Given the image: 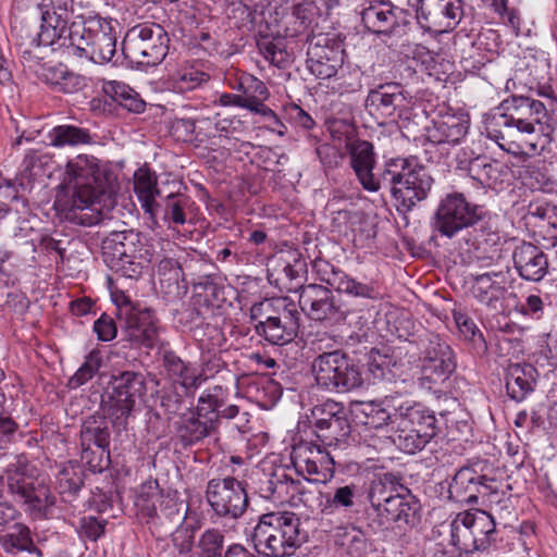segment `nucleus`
<instances>
[{
	"mask_svg": "<svg viewBox=\"0 0 557 557\" xmlns=\"http://www.w3.org/2000/svg\"><path fill=\"white\" fill-rule=\"evenodd\" d=\"M40 12V30L25 37L29 46L59 45L69 55L94 63H107L116 51L112 21L99 15L76 13L73 0H29ZM24 39V36L20 34Z\"/></svg>",
	"mask_w": 557,
	"mask_h": 557,
	"instance_id": "1",
	"label": "nucleus"
},
{
	"mask_svg": "<svg viewBox=\"0 0 557 557\" xmlns=\"http://www.w3.org/2000/svg\"><path fill=\"white\" fill-rule=\"evenodd\" d=\"M498 113L487 120L485 132L488 139L513 156L539 152V141L549 128V111L544 102L523 95L504 99Z\"/></svg>",
	"mask_w": 557,
	"mask_h": 557,
	"instance_id": "2",
	"label": "nucleus"
},
{
	"mask_svg": "<svg viewBox=\"0 0 557 557\" xmlns=\"http://www.w3.org/2000/svg\"><path fill=\"white\" fill-rule=\"evenodd\" d=\"M65 182L71 194L58 195L55 210L67 221L92 226L101 222L102 214L98 207L104 194L98 159L94 156L78 154L67 161Z\"/></svg>",
	"mask_w": 557,
	"mask_h": 557,
	"instance_id": "3",
	"label": "nucleus"
},
{
	"mask_svg": "<svg viewBox=\"0 0 557 557\" xmlns=\"http://www.w3.org/2000/svg\"><path fill=\"white\" fill-rule=\"evenodd\" d=\"M381 187L387 186L398 211L408 212L426 199L433 185L432 176L419 165L417 159L394 158L381 171Z\"/></svg>",
	"mask_w": 557,
	"mask_h": 557,
	"instance_id": "4",
	"label": "nucleus"
},
{
	"mask_svg": "<svg viewBox=\"0 0 557 557\" xmlns=\"http://www.w3.org/2000/svg\"><path fill=\"white\" fill-rule=\"evenodd\" d=\"M152 246L134 230L111 232L101 243V257L107 267L127 278H138L152 261Z\"/></svg>",
	"mask_w": 557,
	"mask_h": 557,
	"instance_id": "5",
	"label": "nucleus"
},
{
	"mask_svg": "<svg viewBox=\"0 0 557 557\" xmlns=\"http://www.w3.org/2000/svg\"><path fill=\"white\" fill-rule=\"evenodd\" d=\"M252 541L257 550L268 557H289L304 541L300 519L292 511L263 513L255 528Z\"/></svg>",
	"mask_w": 557,
	"mask_h": 557,
	"instance_id": "6",
	"label": "nucleus"
},
{
	"mask_svg": "<svg viewBox=\"0 0 557 557\" xmlns=\"http://www.w3.org/2000/svg\"><path fill=\"white\" fill-rule=\"evenodd\" d=\"M249 318L257 335L272 345H285L294 341L300 327V314L288 298H274L255 304Z\"/></svg>",
	"mask_w": 557,
	"mask_h": 557,
	"instance_id": "7",
	"label": "nucleus"
},
{
	"mask_svg": "<svg viewBox=\"0 0 557 557\" xmlns=\"http://www.w3.org/2000/svg\"><path fill=\"white\" fill-rule=\"evenodd\" d=\"M448 497L460 504H481L496 512L506 509L510 503L502 481L481 474L470 466L461 467L455 473L448 487Z\"/></svg>",
	"mask_w": 557,
	"mask_h": 557,
	"instance_id": "8",
	"label": "nucleus"
},
{
	"mask_svg": "<svg viewBox=\"0 0 557 557\" xmlns=\"http://www.w3.org/2000/svg\"><path fill=\"white\" fill-rule=\"evenodd\" d=\"M170 38L163 26L141 23L129 28L122 41L125 59L138 66L159 65L168 55Z\"/></svg>",
	"mask_w": 557,
	"mask_h": 557,
	"instance_id": "9",
	"label": "nucleus"
},
{
	"mask_svg": "<svg viewBox=\"0 0 557 557\" xmlns=\"http://www.w3.org/2000/svg\"><path fill=\"white\" fill-rule=\"evenodd\" d=\"M146 391V380L140 372L123 371L112 375L104 403L111 424L117 432L126 430L128 419L136 404L143 400Z\"/></svg>",
	"mask_w": 557,
	"mask_h": 557,
	"instance_id": "10",
	"label": "nucleus"
},
{
	"mask_svg": "<svg viewBox=\"0 0 557 557\" xmlns=\"http://www.w3.org/2000/svg\"><path fill=\"white\" fill-rule=\"evenodd\" d=\"M312 372L317 385L327 392L347 393L363 384L359 366L341 349L318 355Z\"/></svg>",
	"mask_w": 557,
	"mask_h": 557,
	"instance_id": "11",
	"label": "nucleus"
},
{
	"mask_svg": "<svg viewBox=\"0 0 557 557\" xmlns=\"http://www.w3.org/2000/svg\"><path fill=\"white\" fill-rule=\"evenodd\" d=\"M205 494L212 511L211 518L224 525L236 523L249 507L246 483L232 475L209 480Z\"/></svg>",
	"mask_w": 557,
	"mask_h": 557,
	"instance_id": "12",
	"label": "nucleus"
},
{
	"mask_svg": "<svg viewBox=\"0 0 557 557\" xmlns=\"http://www.w3.org/2000/svg\"><path fill=\"white\" fill-rule=\"evenodd\" d=\"M255 492L263 499L273 504H300L310 506L314 491L308 488L302 481L294 480L284 467H271L257 472L253 481Z\"/></svg>",
	"mask_w": 557,
	"mask_h": 557,
	"instance_id": "13",
	"label": "nucleus"
},
{
	"mask_svg": "<svg viewBox=\"0 0 557 557\" xmlns=\"http://www.w3.org/2000/svg\"><path fill=\"white\" fill-rule=\"evenodd\" d=\"M485 215L483 207L468 201L462 193H448L438 202L433 227L442 236L453 238L465 230H473Z\"/></svg>",
	"mask_w": 557,
	"mask_h": 557,
	"instance_id": "14",
	"label": "nucleus"
},
{
	"mask_svg": "<svg viewBox=\"0 0 557 557\" xmlns=\"http://www.w3.org/2000/svg\"><path fill=\"white\" fill-rule=\"evenodd\" d=\"M116 309L123 338L132 346L152 349L159 343L161 326L152 309L134 305L125 296Z\"/></svg>",
	"mask_w": 557,
	"mask_h": 557,
	"instance_id": "15",
	"label": "nucleus"
},
{
	"mask_svg": "<svg viewBox=\"0 0 557 557\" xmlns=\"http://www.w3.org/2000/svg\"><path fill=\"white\" fill-rule=\"evenodd\" d=\"M361 21L369 32L388 39H400L412 27V15L408 10L383 1L370 2L361 11Z\"/></svg>",
	"mask_w": 557,
	"mask_h": 557,
	"instance_id": "16",
	"label": "nucleus"
},
{
	"mask_svg": "<svg viewBox=\"0 0 557 557\" xmlns=\"http://www.w3.org/2000/svg\"><path fill=\"white\" fill-rule=\"evenodd\" d=\"M288 290L299 293V307L313 321L338 322L347 317V310L327 287L318 284L294 285Z\"/></svg>",
	"mask_w": 557,
	"mask_h": 557,
	"instance_id": "17",
	"label": "nucleus"
},
{
	"mask_svg": "<svg viewBox=\"0 0 557 557\" xmlns=\"http://www.w3.org/2000/svg\"><path fill=\"white\" fill-rule=\"evenodd\" d=\"M419 510V500L406 487L373 510L374 517L371 518L370 525L377 531L392 529L393 525L397 528L413 525Z\"/></svg>",
	"mask_w": 557,
	"mask_h": 557,
	"instance_id": "18",
	"label": "nucleus"
},
{
	"mask_svg": "<svg viewBox=\"0 0 557 557\" xmlns=\"http://www.w3.org/2000/svg\"><path fill=\"white\" fill-rule=\"evenodd\" d=\"M345 49L342 40L324 35L314 36L307 51V66L320 79H331L344 64Z\"/></svg>",
	"mask_w": 557,
	"mask_h": 557,
	"instance_id": "19",
	"label": "nucleus"
},
{
	"mask_svg": "<svg viewBox=\"0 0 557 557\" xmlns=\"http://www.w3.org/2000/svg\"><path fill=\"white\" fill-rule=\"evenodd\" d=\"M462 14L461 0H419L416 18L425 32L444 34L457 27Z\"/></svg>",
	"mask_w": 557,
	"mask_h": 557,
	"instance_id": "20",
	"label": "nucleus"
},
{
	"mask_svg": "<svg viewBox=\"0 0 557 557\" xmlns=\"http://www.w3.org/2000/svg\"><path fill=\"white\" fill-rule=\"evenodd\" d=\"M354 129L346 133L345 149L349 164L362 188L368 191H377L381 188V172L375 175L376 153L372 143L355 137Z\"/></svg>",
	"mask_w": 557,
	"mask_h": 557,
	"instance_id": "21",
	"label": "nucleus"
},
{
	"mask_svg": "<svg viewBox=\"0 0 557 557\" xmlns=\"http://www.w3.org/2000/svg\"><path fill=\"white\" fill-rule=\"evenodd\" d=\"M451 347L438 334H430L422 358V380L444 383L456 370Z\"/></svg>",
	"mask_w": 557,
	"mask_h": 557,
	"instance_id": "22",
	"label": "nucleus"
},
{
	"mask_svg": "<svg viewBox=\"0 0 557 557\" xmlns=\"http://www.w3.org/2000/svg\"><path fill=\"white\" fill-rule=\"evenodd\" d=\"M7 481L10 493L30 511H41L53 505L49 488L33 475L27 474L24 469L18 467L9 470Z\"/></svg>",
	"mask_w": 557,
	"mask_h": 557,
	"instance_id": "23",
	"label": "nucleus"
},
{
	"mask_svg": "<svg viewBox=\"0 0 557 557\" xmlns=\"http://www.w3.org/2000/svg\"><path fill=\"white\" fill-rule=\"evenodd\" d=\"M469 234L471 238L467 239V244L480 267L487 268L503 259V247L506 240L490 221L483 220Z\"/></svg>",
	"mask_w": 557,
	"mask_h": 557,
	"instance_id": "24",
	"label": "nucleus"
},
{
	"mask_svg": "<svg viewBox=\"0 0 557 557\" xmlns=\"http://www.w3.org/2000/svg\"><path fill=\"white\" fill-rule=\"evenodd\" d=\"M406 97L398 83L379 84L371 88L364 101L366 109L375 119L395 121L401 115Z\"/></svg>",
	"mask_w": 557,
	"mask_h": 557,
	"instance_id": "25",
	"label": "nucleus"
},
{
	"mask_svg": "<svg viewBox=\"0 0 557 557\" xmlns=\"http://www.w3.org/2000/svg\"><path fill=\"white\" fill-rule=\"evenodd\" d=\"M467 152L457 154V166L468 172L469 177L482 188H494L504 182L508 168L497 160L485 156L467 159Z\"/></svg>",
	"mask_w": 557,
	"mask_h": 557,
	"instance_id": "26",
	"label": "nucleus"
},
{
	"mask_svg": "<svg viewBox=\"0 0 557 557\" xmlns=\"http://www.w3.org/2000/svg\"><path fill=\"white\" fill-rule=\"evenodd\" d=\"M513 267L525 281L539 282L548 271V258L537 246L521 242L512 251Z\"/></svg>",
	"mask_w": 557,
	"mask_h": 557,
	"instance_id": "27",
	"label": "nucleus"
},
{
	"mask_svg": "<svg viewBox=\"0 0 557 557\" xmlns=\"http://www.w3.org/2000/svg\"><path fill=\"white\" fill-rule=\"evenodd\" d=\"M394 422L403 428L414 429L437 435L438 425L435 412L422 403L405 400L394 409Z\"/></svg>",
	"mask_w": 557,
	"mask_h": 557,
	"instance_id": "28",
	"label": "nucleus"
},
{
	"mask_svg": "<svg viewBox=\"0 0 557 557\" xmlns=\"http://www.w3.org/2000/svg\"><path fill=\"white\" fill-rule=\"evenodd\" d=\"M469 121L462 115L438 114L425 127L426 139L436 145H458L468 134Z\"/></svg>",
	"mask_w": 557,
	"mask_h": 557,
	"instance_id": "29",
	"label": "nucleus"
},
{
	"mask_svg": "<svg viewBox=\"0 0 557 557\" xmlns=\"http://www.w3.org/2000/svg\"><path fill=\"white\" fill-rule=\"evenodd\" d=\"M400 366L401 359L392 347H374L368 354L367 380L371 384L394 382Z\"/></svg>",
	"mask_w": 557,
	"mask_h": 557,
	"instance_id": "30",
	"label": "nucleus"
},
{
	"mask_svg": "<svg viewBox=\"0 0 557 557\" xmlns=\"http://www.w3.org/2000/svg\"><path fill=\"white\" fill-rule=\"evenodd\" d=\"M162 363L173 381L180 384L186 394L195 392L205 381L203 374L188 361H184L175 351L164 349Z\"/></svg>",
	"mask_w": 557,
	"mask_h": 557,
	"instance_id": "31",
	"label": "nucleus"
},
{
	"mask_svg": "<svg viewBox=\"0 0 557 557\" xmlns=\"http://www.w3.org/2000/svg\"><path fill=\"white\" fill-rule=\"evenodd\" d=\"M219 425L208 417H201L197 408L184 413L176 422V433L184 446H191L215 434Z\"/></svg>",
	"mask_w": 557,
	"mask_h": 557,
	"instance_id": "32",
	"label": "nucleus"
},
{
	"mask_svg": "<svg viewBox=\"0 0 557 557\" xmlns=\"http://www.w3.org/2000/svg\"><path fill=\"white\" fill-rule=\"evenodd\" d=\"M435 436L436 435H432L429 432H419L414 429L396 425V430L393 434L377 435L372 446L382 449L393 444L401 451L413 455L421 451Z\"/></svg>",
	"mask_w": 557,
	"mask_h": 557,
	"instance_id": "33",
	"label": "nucleus"
},
{
	"mask_svg": "<svg viewBox=\"0 0 557 557\" xmlns=\"http://www.w3.org/2000/svg\"><path fill=\"white\" fill-rule=\"evenodd\" d=\"M506 284V273L502 271L486 272L473 277L471 293L480 302L496 308V304L505 298Z\"/></svg>",
	"mask_w": 557,
	"mask_h": 557,
	"instance_id": "34",
	"label": "nucleus"
},
{
	"mask_svg": "<svg viewBox=\"0 0 557 557\" xmlns=\"http://www.w3.org/2000/svg\"><path fill=\"white\" fill-rule=\"evenodd\" d=\"M471 523V550L484 553L498 548V530L492 512L486 510L472 512Z\"/></svg>",
	"mask_w": 557,
	"mask_h": 557,
	"instance_id": "35",
	"label": "nucleus"
},
{
	"mask_svg": "<svg viewBox=\"0 0 557 557\" xmlns=\"http://www.w3.org/2000/svg\"><path fill=\"white\" fill-rule=\"evenodd\" d=\"M109 421L104 414L94 413L86 417L81 425L78 433V442L85 446L87 450L88 445H96L97 448L110 449L111 431ZM97 451H100L97 449Z\"/></svg>",
	"mask_w": 557,
	"mask_h": 557,
	"instance_id": "36",
	"label": "nucleus"
},
{
	"mask_svg": "<svg viewBox=\"0 0 557 557\" xmlns=\"http://www.w3.org/2000/svg\"><path fill=\"white\" fill-rule=\"evenodd\" d=\"M134 190L143 210L153 218L159 208L156 197L161 198V191L157 188L156 174L148 168H139L134 174Z\"/></svg>",
	"mask_w": 557,
	"mask_h": 557,
	"instance_id": "37",
	"label": "nucleus"
},
{
	"mask_svg": "<svg viewBox=\"0 0 557 557\" xmlns=\"http://www.w3.org/2000/svg\"><path fill=\"white\" fill-rule=\"evenodd\" d=\"M531 366L521 367L520 364H511L506 374L507 395L515 401L519 403L527 398L533 392L535 381Z\"/></svg>",
	"mask_w": 557,
	"mask_h": 557,
	"instance_id": "38",
	"label": "nucleus"
},
{
	"mask_svg": "<svg viewBox=\"0 0 557 557\" xmlns=\"http://www.w3.org/2000/svg\"><path fill=\"white\" fill-rule=\"evenodd\" d=\"M85 471L78 461L63 463L57 474V488L64 502H72L82 490Z\"/></svg>",
	"mask_w": 557,
	"mask_h": 557,
	"instance_id": "39",
	"label": "nucleus"
},
{
	"mask_svg": "<svg viewBox=\"0 0 557 557\" xmlns=\"http://www.w3.org/2000/svg\"><path fill=\"white\" fill-rule=\"evenodd\" d=\"M102 91L121 107L129 112L140 113L145 110L146 103L132 87L119 81L104 82Z\"/></svg>",
	"mask_w": 557,
	"mask_h": 557,
	"instance_id": "40",
	"label": "nucleus"
},
{
	"mask_svg": "<svg viewBox=\"0 0 557 557\" xmlns=\"http://www.w3.org/2000/svg\"><path fill=\"white\" fill-rule=\"evenodd\" d=\"M312 7H301L274 17L276 26L284 32L286 37H296L304 34L312 23Z\"/></svg>",
	"mask_w": 557,
	"mask_h": 557,
	"instance_id": "41",
	"label": "nucleus"
},
{
	"mask_svg": "<svg viewBox=\"0 0 557 557\" xmlns=\"http://www.w3.org/2000/svg\"><path fill=\"white\" fill-rule=\"evenodd\" d=\"M47 138L50 146L55 148L88 145L92 141L89 129L70 124L54 126L48 133Z\"/></svg>",
	"mask_w": 557,
	"mask_h": 557,
	"instance_id": "42",
	"label": "nucleus"
},
{
	"mask_svg": "<svg viewBox=\"0 0 557 557\" xmlns=\"http://www.w3.org/2000/svg\"><path fill=\"white\" fill-rule=\"evenodd\" d=\"M403 488H406L401 484V478L391 472H385L376 476L375 480L372 481L370 491H369V499L371 503V507L374 510L382 503L389 499V497H394L395 494L400 493Z\"/></svg>",
	"mask_w": 557,
	"mask_h": 557,
	"instance_id": "43",
	"label": "nucleus"
},
{
	"mask_svg": "<svg viewBox=\"0 0 557 557\" xmlns=\"http://www.w3.org/2000/svg\"><path fill=\"white\" fill-rule=\"evenodd\" d=\"M228 399V389L222 385H214L206 388L198 398L196 408L201 417H208L214 420L219 425V413L226 405Z\"/></svg>",
	"mask_w": 557,
	"mask_h": 557,
	"instance_id": "44",
	"label": "nucleus"
},
{
	"mask_svg": "<svg viewBox=\"0 0 557 557\" xmlns=\"http://www.w3.org/2000/svg\"><path fill=\"white\" fill-rule=\"evenodd\" d=\"M196 557H225V535L216 528L206 529L195 544Z\"/></svg>",
	"mask_w": 557,
	"mask_h": 557,
	"instance_id": "45",
	"label": "nucleus"
},
{
	"mask_svg": "<svg viewBox=\"0 0 557 557\" xmlns=\"http://www.w3.org/2000/svg\"><path fill=\"white\" fill-rule=\"evenodd\" d=\"M362 71L359 66L343 64L339 71L331 77V89L339 95L351 94L362 88Z\"/></svg>",
	"mask_w": 557,
	"mask_h": 557,
	"instance_id": "46",
	"label": "nucleus"
},
{
	"mask_svg": "<svg viewBox=\"0 0 557 557\" xmlns=\"http://www.w3.org/2000/svg\"><path fill=\"white\" fill-rule=\"evenodd\" d=\"M163 220L171 226L172 224L183 225L186 223V208L190 203V198L181 193H171L164 199L161 198Z\"/></svg>",
	"mask_w": 557,
	"mask_h": 557,
	"instance_id": "47",
	"label": "nucleus"
},
{
	"mask_svg": "<svg viewBox=\"0 0 557 557\" xmlns=\"http://www.w3.org/2000/svg\"><path fill=\"white\" fill-rule=\"evenodd\" d=\"M257 47L264 60L277 69H286L293 62L290 53L285 49L281 41H277L274 38L261 36L257 40Z\"/></svg>",
	"mask_w": 557,
	"mask_h": 557,
	"instance_id": "48",
	"label": "nucleus"
},
{
	"mask_svg": "<svg viewBox=\"0 0 557 557\" xmlns=\"http://www.w3.org/2000/svg\"><path fill=\"white\" fill-rule=\"evenodd\" d=\"M471 511H461L455 516L449 524L450 543L458 550H471Z\"/></svg>",
	"mask_w": 557,
	"mask_h": 557,
	"instance_id": "49",
	"label": "nucleus"
},
{
	"mask_svg": "<svg viewBox=\"0 0 557 557\" xmlns=\"http://www.w3.org/2000/svg\"><path fill=\"white\" fill-rule=\"evenodd\" d=\"M362 413L364 416L363 425L368 432L377 431L387 435L388 426L396 424L394 422V412H389L382 404L371 401L366 404Z\"/></svg>",
	"mask_w": 557,
	"mask_h": 557,
	"instance_id": "50",
	"label": "nucleus"
},
{
	"mask_svg": "<svg viewBox=\"0 0 557 557\" xmlns=\"http://www.w3.org/2000/svg\"><path fill=\"white\" fill-rule=\"evenodd\" d=\"M332 422L313 426L317 440L323 446L337 445L339 441L350 433V424L347 417H336Z\"/></svg>",
	"mask_w": 557,
	"mask_h": 557,
	"instance_id": "51",
	"label": "nucleus"
},
{
	"mask_svg": "<svg viewBox=\"0 0 557 557\" xmlns=\"http://www.w3.org/2000/svg\"><path fill=\"white\" fill-rule=\"evenodd\" d=\"M233 88L244 95L249 107L258 106L259 101H264L270 96L265 84L249 73H242L237 78V86H234Z\"/></svg>",
	"mask_w": 557,
	"mask_h": 557,
	"instance_id": "52",
	"label": "nucleus"
},
{
	"mask_svg": "<svg viewBox=\"0 0 557 557\" xmlns=\"http://www.w3.org/2000/svg\"><path fill=\"white\" fill-rule=\"evenodd\" d=\"M299 474L315 475L313 480L305 479L307 482L327 483L335 472V462L329 451L308 463H304L301 468L296 469Z\"/></svg>",
	"mask_w": 557,
	"mask_h": 557,
	"instance_id": "53",
	"label": "nucleus"
},
{
	"mask_svg": "<svg viewBox=\"0 0 557 557\" xmlns=\"http://www.w3.org/2000/svg\"><path fill=\"white\" fill-rule=\"evenodd\" d=\"M103 364V356L100 349H92L85 358L84 363L70 379L69 385L77 388L91 380Z\"/></svg>",
	"mask_w": 557,
	"mask_h": 557,
	"instance_id": "54",
	"label": "nucleus"
},
{
	"mask_svg": "<svg viewBox=\"0 0 557 557\" xmlns=\"http://www.w3.org/2000/svg\"><path fill=\"white\" fill-rule=\"evenodd\" d=\"M341 277L342 278L335 289L338 293H344L356 298H364L371 300H376L381 297L379 289L373 283L359 282L345 272Z\"/></svg>",
	"mask_w": 557,
	"mask_h": 557,
	"instance_id": "55",
	"label": "nucleus"
},
{
	"mask_svg": "<svg viewBox=\"0 0 557 557\" xmlns=\"http://www.w3.org/2000/svg\"><path fill=\"white\" fill-rule=\"evenodd\" d=\"M358 488L355 484L339 486L334 494L326 496V502L321 509L324 515H330L337 509H350L356 505Z\"/></svg>",
	"mask_w": 557,
	"mask_h": 557,
	"instance_id": "56",
	"label": "nucleus"
},
{
	"mask_svg": "<svg viewBox=\"0 0 557 557\" xmlns=\"http://www.w3.org/2000/svg\"><path fill=\"white\" fill-rule=\"evenodd\" d=\"M46 78L58 91L71 94L79 89L81 77L62 64L48 69Z\"/></svg>",
	"mask_w": 557,
	"mask_h": 557,
	"instance_id": "57",
	"label": "nucleus"
},
{
	"mask_svg": "<svg viewBox=\"0 0 557 557\" xmlns=\"http://www.w3.org/2000/svg\"><path fill=\"white\" fill-rule=\"evenodd\" d=\"M33 541L29 528L22 523H15L13 532L7 533L0 537L2 548L9 554L26 552Z\"/></svg>",
	"mask_w": 557,
	"mask_h": 557,
	"instance_id": "58",
	"label": "nucleus"
},
{
	"mask_svg": "<svg viewBox=\"0 0 557 557\" xmlns=\"http://www.w3.org/2000/svg\"><path fill=\"white\" fill-rule=\"evenodd\" d=\"M81 461L85 463L94 473H101L111 465L110 449L98 448L96 445H88L86 450L82 443L78 442Z\"/></svg>",
	"mask_w": 557,
	"mask_h": 557,
	"instance_id": "59",
	"label": "nucleus"
},
{
	"mask_svg": "<svg viewBox=\"0 0 557 557\" xmlns=\"http://www.w3.org/2000/svg\"><path fill=\"white\" fill-rule=\"evenodd\" d=\"M227 17L233 21L236 28L249 32L253 28L256 11L243 1H233L226 10Z\"/></svg>",
	"mask_w": 557,
	"mask_h": 557,
	"instance_id": "60",
	"label": "nucleus"
},
{
	"mask_svg": "<svg viewBox=\"0 0 557 557\" xmlns=\"http://www.w3.org/2000/svg\"><path fill=\"white\" fill-rule=\"evenodd\" d=\"M327 446L313 443L312 441H301L293 447L290 455L292 463L295 469L301 468L304 463H308L317 458H322V455L327 451Z\"/></svg>",
	"mask_w": 557,
	"mask_h": 557,
	"instance_id": "61",
	"label": "nucleus"
},
{
	"mask_svg": "<svg viewBox=\"0 0 557 557\" xmlns=\"http://www.w3.org/2000/svg\"><path fill=\"white\" fill-rule=\"evenodd\" d=\"M108 521L95 516L82 517L76 527V533L83 541L97 542L104 535Z\"/></svg>",
	"mask_w": 557,
	"mask_h": 557,
	"instance_id": "62",
	"label": "nucleus"
},
{
	"mask_svg": "<svg viewBox=\"0 0 557 557\" xmlns=\"http://www.w3.org/2000/svg\"><path fill=\"white\" fill-rule=\"evenodd\" d=\"M311 414L313 426L332 422L333 419H337L336 417H347L344 405L330 399L321 405L314 406Z\"/></svg>",
	"mask_w": 557,
	"mask_h": 557,
	"instance_id": "63",
	"label": "nucleus"
},
{
	"mask_svg": "<svg viewBox=\"0 0 557 557\" xmlns=\"http://www.w3.org/2000/svg\"><path fill=\"white\" fill-rule=\"evenodd\" d=\"M312 270L317 278L336 289L344 271L323 258H315L312 261Z\"/></svg>",
	"mask_w": 557,
	"mask_h": 557,
	"instance_id": "64",
	"label": "nucleus"
}]
</instances>
